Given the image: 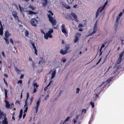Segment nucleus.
Instances as JSON below:
<instances>
[{
	"label": "nucleus",
	"mask_w": 124,
	"mask_h": 124,
	"mask_svg": "<svg viewBox=\"0 0 124 124\" xmlns=\"http://www.w3.org/2000/svg\"><path fill=\"white\" fill-rule=\"evenodd\" d=\"M120 17H119V16H117V17L116 19V22H117L118 21V20H119V19Z\"/></svg>",
	"instance_id": "48"
},
{
	"label": "nucleus",
	"mask_w": 124,
	"mask_h": 124,
	"mask_svg": "<svg viewBox=\"0 0 124 124\" xmlns=\"http://www.w3.org/2000/svg\"><path fill=\"white\" fill-rule=\"evenodd\" d=\"M29 97V94L28 93L27 94V99L26 100V101L25 102V105H24V107H25L27 105V99H28V98Z\"/></svg>",
	"instance_id": "26"
},
{
	"label": "nucleus",
	"mask_w": 124,
	"mask_h": 124,
	"mask_svg": "<svg viewBox=\"0 0 124 124\" xmlns=\"http://www.w3.org/2000/svg\"><path fill=\"white\" fill-rule=\"evenodd\" d=\"M5 95L6 97H7V95L8 91L7 89H5Z\"/></svg>",
	"instance_id": "37"
},
{
	"label": "nucleus",
	"mask_w": 124,
	"mask_h": 124,
	"mask_svg": "<svg viewBox=\"0 0 124 124\" xmlns=\"http://www.w3.org/2000/svg\"><path fill=\"white\" fill-rule=\"evenodd\" d=\"M45 62V61L42 57H40L39 59V61L38 63L40 66L43 65Z\"/></svg>",
	"instance_id": "7"
},
{
	"label": "nucleus",
	"mask_w": 124,
	"mask_h": 124,
	"mask_svg": "<svg viewBox=\"0 0 124 124\" xmlns=\"http://www.w3.org/2000/svg\"><path fill=\"white\" fill-rule=\"evenodd\" d=\"M17 13L16 11H13L12 12V15L15 18L17 19H18V17L17 16Z\"/></svg>",
	"instance_id": "17"
},
{
	"label": "nucleus",
	"mask_w": 124,
	"mask_h": 124,
	"mask_svg": "<svg viewBox=\"0 0 124 124\" xmlns=\"http://www.w3.org/2000/svg\"><path fill=\"white\" fill-rule=\"evenodd\" d=\"M105 47L104 45V44H102V46L101 47L102 48L103 47Z\"/></svg>",
	"instance_id": "61"
},
{
	"label": "nucleus",
	"mask_w": 124,
	"mask_h": 124,
	"mask_svg": "<svg viewBox=\"0 0 124 124\" xmlns=\"http://www.w3.org/2000/svg\"><path fill=\"white\" fill-rule=\"evenodd\" d=\"M40 99H39L36 103V105L35 107V108L36 110V113H37L38 112L39 107V105L40 103Z\"/></svg>",
	"instance_id": "8"
},
{
	"label": "nucleus",
	"mask_w": 124,
	"mask_h": 124,
	"mask_svg": "<svg viewBox=\"0 0 124 124\" xmlns=\"http://www.w3.org/2000/svg\"><path fill=\"white\" fill-rule=\"evenodd\" d=\"M4 39L5 40L6 43L7 44H9V41L8 40V39H7V38L4 37Z\"/></svg>",
	"instance_id": "27"
},
{
	"label": "nucleus",
	"mask_w": 124,
	"mask_h": 124,
	"mask_svg": "<svg viewBox=\"0 0 124 124\" xmlns=\"http://www.w3.org/2000/svg\"><path fill=\"white\" fill-rule=\"evenodd\" d=\"M52 82V81H50V82L47 85L45 88L44 89V90L45 91H46L48 88H49L51 86V84Z\"/></svg>",
	"instance_id": "16"
},
{
	"label": "nucleus",
	"mask_w": 124,
	"mask_h": 124,
	"mask_svg": "<svg viewBox=\"0 0 124 124\" xmlns=\"http://www.w3.org/2000/svg\"><path fill=\"white\" fill-rule=\"evenodd\" d=\"M67 52L63 49H62L60 51V53L62 54H64L67 53Z\"/></svg>",
	"instance_id": "22"
},
{
	"label": "nucleus",
	"mask_w": 124,
	"mask_h": 124,
	"mask_svg": "<svg viewBox=\"0 0 124 124\" xmlns=\"http://www.w3.org/2000/svg\"><path fill=\"white\" fill-rule=\"evenodd\" d=\"M33 48L34 49V50H36V49L35 46L34 47H33Z\"/></svg>",
	"instance_id": "64"
},
{
	"label": "nucleus",
	"mask_w": 124,
	"mask_h": 124,
	"mask_svg": "<svg viewBox=\"0 0 124 124\" xmlns=\"http://www.w3.org/2000/svg\"><path fill=\"white\" fill-rule=\"evenodd\" d=\"M5 102L6 104V107L8 108H9L10 107V105L9 104L8 102L6 100L5 101Z\"/></svg>",
	"instance_id": "25"
},
{
	"label": "nucleus",
	"mask_w": 124,
	"mask_h": 124,
	"mask_svg": "<svg viewBox=\"0 0 124 124\" xmlns=\"http://www.w3.org/2000/svg\"><path fill=\"white\" fill-rule=\"evenodd\" d=\"M23 110L22 109H21L20 111V113L19 115V119H20L21 117H22V114H23Z\"/></svg>",
	"instance_id": "23"
},
{
	"label": "nucleus",
	"mask_w": 124,
	"mask_h": 124,
	"mask_svg": "<svg viewBox=\"0 0 124 124\" xmlns=\"http://www.w3.org/2000/svg\"><path fill=\"white\" fill-rule=\"evenodd\" d=\"M24 75H23V74L20 77V78H21V79H23V78L24 77Z\"/></svg>",
	"instance_id": "51"
},
{
	"label": "nucleus",
	"mask_w": 124,
	"mask_h": 124,
	"mask_svg": "<svg viewBox=\"0 0 124 124\" xmlns=\"http://www.w3.org/2000/svg\"><path fill=\"white\" fill-rule=\"evenodd\" d=\"M124 51H123L119 54V56L118 58L116 63V66H114V67L115 68V66H116L117 64H119L121 62V61L122 60V58L123 56V54H124Z\"/></svg>",
	"instance_id": "4"
},
{
	"label": "nucleus",
	"mask_w": 124,
	"mask_h": 124,
	"mask_svg": "<svg viewBox=\"0 0 124 124\" xmlns=\"http://www.w3.org/2000/svg\"><path fill=\"white\" fill-rule=\"evenodd\" d=\"M27 13L31 15H32L33 14H35L37 13L34 12L32 11H27Z\"/></svg>",
	"instance_id": "21"
},
{
	"label": "nucleus",
	"mask_w": 124,
	"mask_h": 124,
	"mask_svg": "<svg viewBox=\"0 0 124 124\" xmlns=\"http://www.w3.org/2000/svg\"><path fill=\"white\" fill-rule=\"evenodd\" d=\"M65 7L67 9H70V7L68 6H65Z\"/></svg>",
	"instance_id": "50"
},
{
	"label": "nucleus",
	"mask_w": 124,
	"mask_h": 124,
	"mask_svg": "<svg viewBox=\"0 0 124 124\" xmlns=\"http://www.w3.org/2000/svg\"><path fill=\"white\" fill-rule=\"evenodd\" d=\"M112 79V78H109L105 82H103V83L100 86V87L101 86H103L105 84H106L107 83H109L111 81V80Z\"/></svg>",
	"instance_id": "13"
},
{
	"label": "nucleus",
	"mask_w": 124,
	"mask_h": 124,
	"mask_svg": "<svg viewBox=\"0 0 124 124\" xmlns=\"http://www.w3.org/2000/svg\"><path fill=\"white\" fill-rule=\"evenodd\" d=\"M120 69L118 67L117 68V69H116V71H117V70H118L119 69Z\"/></svg>",
	"instance_id": "63"
},
{
	"label": "nucleus",
	"mask_w": 124,
	"mask_h": 124,
	"mask_svg": "<svg viewBox=\"0 0 124 124\" xmlns=\"http://www.w3.org/2000/svg\"><path fill=\"white\" fill-rule=\"evenodd\" d=\"M49 95H47L45 97L44 100H46L48 97Z\"/></svg>",
	"instance_id": "43"
},
{
	"label": "nucleus",
	"mask_w": 124,
	"mask_h": 124,
	"mask_svg": "<svg viewBox=\"0 0 124 124\" xmlns=\"http://www.w3.org/2000/svg\"><path fill=\"white\" fill-rule=\"evenodd\" d=\"M78 38L77 37L75 36V38L74 39V42L76 43L78 40Z\"/></svg>",
	"instance_id": "31"
},
{
	"label": "nucleus",
	"mask_w": 124,
	"mask_h": 124,
	"mask_svg": "<svg viewBox=\"0 0 124 124\" xmlns=\"http://www.w3.org/2000/svg\"><path fill=\"white\" fill-rule=\"evenodd\" d=\"M97 29L96 22L94 27L93 31L89 35L91 36L94 34L96 32Z\"/></svg>",
	"instance_id": "12"
},
{
	"label": "nucleus",
	"mask_w": 124,
	"mask_h": 124,
	"mask_svg": "<svg viewBox=\"0 0 124 124\" xmlns=\"http://www.w3.org/2000/svg\"><path fill=\"white\" fill-rule=\"evenodd\" d=\"M47 3V0H42V4L44 7H45L46 6Z\"/></svg>",
	"instance_id": "20"
},
{
	"label": "nucleus",
	"mask_w": 124,
	"mask_h": 124,
	"mask_svg": "<svg viewBox=\"0 0 124 124\" xmlns=\"http://www.w3.org/2000/svg\"><path fill=\"white\" fill-rule=\"evenodd\" d=\"M79 117V116L77 115L75 118H74L73 120V122L74 123L73 124H80V123H78H78H77V118H78Z\"/></svg>",
	"instance_id": "14"
},
{
	"label": "nucleus",
	"mask_w": 124,
	"mask_h": 124,
	"mask_svg": "<svg viewBox=\"0 0 124 124\" xmlns=\"http://www.w3.org/2000/svg\"><path fill=\"white\" fill-rule=\"evenodd\" d=\"M80 89L79 88H77L76 90V93H79Z\"/></svg>",
	"instance_id": "38"
},
{
	"label": "nucleus",
	"mask_w": 124,
	"mask_h": 124,
	"mask_svg": "<svg viewBox=\"0 0 124 124\" xmlns=\"http://www.w3.org/2000/svg\"><path fill=\"white\" fill-rule=\"evenodd\" d=\"M122 15V12H121L119 15L118 16L119 17H120Z\"/></svg>",
	"instance_id": "56"
},
{
	"label": "nucleus",
	"mask_w": 124,
	"mask_h": 124,
	"mask_svg": "<svg viewBox=\"0 0 124 124\" xmlns=\"http://www.w3.org/2000/svg\"><path fill=\"white\" fill-rule=\"evenodd\" d=\"M17 83L18 84H20L19 85L22 86V81L19 80L18 81Z\"/></svg>",
	"instance_id": "30"
},
{
	"label": "nucleus",
	"mask_w": 124,
	"mask_h": 124,
	"mask_svg": "<svg viewBox=\"0 0 124 124\" xmlns=\"http://www.w3.org/2000/svg\"><path fill=\"white\" fill-rule=\"evenodd\" d=\"M90 105L92 106V107L93 108L94 107V103L92 102H91L90 103Z\"/></svg>",
	"instance_id": "35"
},
{
	"label": "nucleus",
	"mask_w": 124,
	"mask_h": 124,
	"mask_svg": "<svg viewBox=\"0 0 124 124\" xmlns=\"http://www.w3.org/2000/svg\"><path fill=\"white\" fill-rule=\"evenodd\" d=\"M23 91H22V92H23ZM22 92L21 94L20 99H21L22 97Z\"/></svg>",
	"instance_id": "60"
},
{
	"label": "nucleus",
	"mask_w": 124,
	"mask_h": 124,
	"mask_svg": "<svg viewBox=\"0 0 124 124\" xmlns=\"http://www.w3.org/2000/svg\"><path fill=\"white\" fill-rule=\"evenodd\" d=\"M34 89L33 93H35L38 90V87L39 86V85H37V83H36L33 84Z\"/></svg>",
	"instance_id": "10"
},
{
	"label": "nucleus",
	"mask_w": 124,
	"mask_h": 124,
	"mask_svg": "<svg viewBox=\"0 0 124 124\" xmlns=\"http://www.w3.org/2000/svg\"><path fill=\"white\" fill-rule=\"evenodd\" d=\"M33 96H32L31 98V99L33 100Z\"/></svg>",
	"instance_id": "62"
},
{
	"label": "nucleus",
	"mask_w": 124,
	"mask_h": 124,
	"mask_svg": "<svg viewBox=\"0 0 124 124\" xmlns=\"http://www.w3.org/2000/svg\"><path fill=\"white\" fill-rule=\"evenodd\" d=\"M0 24L1 26V27L0 28V35H2L3 34V27L2 26L1 23V22L0 21Z\"/></svg>",
	"instance_id": "18"
},
{
	"label": "nucleus",
	"mask_w": 124,
	"mask_h": 124,
	"mask_svg": "<svg viewBox=\"0 0 124 124\" xmlns=\"http://www.w3.org/2000/svg\"><path fill=\"white\" fill-rule=\"evenodd\" d=\"M31 44V45L33 47V48L35 46V44H34V43H32Z\"/></svg>",
	"instance_id": "54"
},
{
	"label": "nucleus",
	"mask_w": 124,
	"mask_h": 124,
	"mask_svg": "<svg viewBox=\"0 0 124 124\" xmlns=\"http://www.w3.org/2000/svg\"><path fill=\"white\" fill-rule=\"evenodd\" d=\"M16 103L20 104V102L19 101H17L16 102Z\"/></svg>",
	"instance_id": "57"
},
{
	"label": "nucleus",
	"mask_w": 124,
	"mask_h": 124,
	"mask_svg": "<svg viewBox=\"0 0 124 124\" xmlns=\"http://www.w3.org/2000/svg\"><path fill=\"white\" fill-rule=\"evenodd\" d=\"M53 15V14L52 12L51 11H48V13L47 14V16L49 18V21L52 25L53 26H54L56 24V22L55 18L51 16Z\"/></svg>",
	"instance_id": "1"
},
{
	"label": "nucleus",
	"mask_w": 124,
	"mask_h": 124,
	"mask_svg": "<svg viewBox=\"0 0 124 124\" xmlns=\"http://www.w3.org/2000/svg\"><path fill=\"white\" fill-rule=\"evenodd\" d=\"M2 62L1 61H0V69H1V67L2 66Z\"/></svg>",
	"instance_id": "59"
},
{
	"label": "nucleus",
	"mask_w": 124,
	"mask_h": 124,
	"mask_svg": "<svg viewBox=\"0 0 124 124\" xmlns=\"http://www.w3.org/2000/svg\"><path fill=\"white\" fill-rule=\"evenodd\" d=\"M66 61V59H63L62 60V61L63 62H65Z\"/></svg>",
	"instance_id": "58"
},
{
	"label": "nucleus",
	"mask_w": 124,
	"mask_h": 124,
	"mask_svg": "<svg viewBox=\"0 0 124 124\" xmlns=\"http://www.w3.org/2000/svg\"><path fill=\"white\" fill-rule=\"evenodd\" d=\"M102 90L100 89V87H98L94 91L95 93L94 95H95V97H96V98L98 97L100 93L101 92Z\"/></svg>",
	"instance_id": "5"
},
{
	"label": "nucleus",
	"mask_w": 124,
	"mask_h": 124,
	"mask_svg": "<svg viewBox=\"0 0 124 124\" xmlns=\"http://www.w3.org/2000/svg\"><path fill=\"white\" fill-rule=\"evenodd\" d=\"M28 109V107L27 106L25 108V110L24 112L26 113L27 111V110Z\"/></svg>",
	"instance_id": "41"
},
{
	"label": "nucleus",
	"mask_w": 124,
	"mask_h": 124,
	"mask_svg": "<svg viewBox=\"0 0 124 124\" xmlns=\"http://www.w3.org/2000/svg\"><path fill=\"white\" fill-rule=\"evenodd\" d=\"M24 32L25 36H28L29 34L28 31L27 30H26Z\"/></svg>",
	"instance_id": "32"
},
{
	"label": "nucleus",
	"mask_w": 124,
	"mask_h": 124,
	"mask_svg": "<svg viewBox=\"0 0 124 124\" xmlns=\"http://www.w3.org/2000/svg\"><path fill=\"white\" fill-rule=\"evenodd\" d=\"M69 46H66L64 48V50L67 52L68 50L69 49Z\"/></svg>",
	"instance_id": "33"
},
{
	"label": "nucleus",
	"mask_w": 124,
	"mask_h": 124,
	"mask_svg": "<svg viewBox=\"0 0 124 124\" xmlns=\"http://www.w3.org/2000/svg\"><path fill=\"white\" fill-rule=\"evenodd\" d=\"M71 16H72L74 18L76 22H78V21L77 19V17L76 15V14L74 13L71 12Z\"/></svg>",
	"instance_id": "15"
},
{
	"label": "nucleus",
	"mask_w": 124,
	"mask_h": 124,
	"mask_svg": "<svg viewBox=\"0 0 124 124\" xmlns=\"http://www.w3.org/2000/svg\"><path fill=\"white\" fill-rule=\"evenodd\" d=\"M86 111V110L85 109H83L82 110V113H85Z\"/></svg>",
	"instance_id": "40"
},
{
	"label": "nucleus",
	"mask_w": 124,
	"mask_h": 124,
	"mask_svg": "<svg viewBox=\"0 0 124 124\" xmlns=\"http://www.w3.org/2000/svg\"><path fill=\"white\" fill-rule=\"evenodd\" d=\"M32 67L33 68H35L36 66L34 62L33 61L32 62Z\"/></svg>",
	"instance_id": "28"
},
{
	"label": "nucleus",
	"mask_w": 124,
	"mask_h": 124,
	"mask_svg": "<svg viewBox=\"0 0 124 124\" xmlns=\"http://www.w3.org/2000/svg\"><path fill=\"white\" fill-rule=\"evenodd\" d=\"M2 124H8L7 122V118H5L3 120Z\"/></svg>",
	"instance_id": "24"
},
{
	"label": "nucleus",
	"mask_w": 124,
	"mask_h": 124,
	"mask_svg": "<svg viewBox=\"0 0 124 124\" xmlns=\"http://www.w3.org/2000/svg\"><path fill=\"white\" fill-rule=\"evenodd\" d=\"M53 29H50L48 32L45 34V32L42 30H41V32L44 34V38L46 39H48V37L52 38V37L51 34L53 32Z\"/></svg>",
	"instance_id": "2"
},
{
	"label": "nucleus",
	"mask_w": 124,
	"mask_h": 124,
	"mask_svg": "<svg viewBox=\"0 0 124 124\" xmlns=\"http://www.w3.org/2000/svg\"><path fill=\"white\" fill-rule=\"evenodd\" d=\"M62 31L64 35L66 36L68 33L66 30L65 26L64 24H62Z\"/></svg>",
	"instance_id": "9"
},
{
	"label": "nucleus",
	"mask_w": 124,
	"mask_h": 124,
	"mask_svg": "<svg viewBox=\"0 0 124 124\" xmlns=\"http://www.w3.org/2000/svg\"><path fill=\"white\" fill-rule=\"evenodd\" d=\"M102 48L101 47L100 49V55H101V54L102 53V51H101V50Z\"/></svg>",
	"instance_id": "44"
},
{
	"label": "nucleus",
	"mask_w": 124,
	"mask_h": 124,
	"mask_svg": "<svg viewBox=\"0 0 124 124\" xmlns=\"http://www.w3.org/2000/svg\"><path fill=\"white\" fill-rule=\"evenodd\" d=\"M10 42L12 44H13L14 42L13 40L11 39H10Z\"/></svg>",
	"instance_id": "47"
},
{
	"label": "nucleus",
	"mask_w": 124,
	"mask_h": 124,
	"mask_svg": "<svg viewBox=\"0 0 124 124\" xmlns=\"http://www.w3.org/2000/svg\"><path fill=\"white\" fill-rule=\"evenodd\" d=\"M19 7L20 9V10L21 12H22V8L21 7L20 4H19Z\"/></svg>",
	"instance_id": "53"
},
{
	"label": "nucleus",
	"mask_w": 124,
	"mask_h": 124,
	"mask_svg": "<svg viewBox=\"0 0 124 124\" xmlns=\"http://www.w3.org/2000/svg\"><path fill=\"white\" fill-rule=\"evenodd\" d=\"M2 54L3 56L5 58H6V55L4 53V52H2Z\"/></svg>",
	"instance_id": "46"
},
{
	"label": "nucleus",
	"mask_w": 124,
	"mask_h": 124,
	"mask_svg": "<svg viewBox=\"0 0 124 124\" xmlns=\"http://www.w3.org/2000/svg\"><path fill=\"white\" fill-rule=\"evenodd\" d=\"M37 49H36V50H34V53L35 54H36V55H37Z\"/></svg>",
	"instance_id": "52"
},
{
	"label": "nucleus",
	"mask_w": 124,
	"mask_h": 124,
	"mask_svg": "<svg viewBox=\"0 0 124 124\" xmlns=\"http://www.w3.org/2000/svg\"><path fill=\"white\" fill-rule=\"evenodd\" d=\"M29 60L30 61H32V59L30 57H29Z\"/></svg>",
	"instance_id": "55"
},
{
	"label": "nucleus",
	"mask_w": 124,
	"mask_h": 124,
	"mask_svg": "<svg viewBox=\"0 0 124 124\" xmlns=\"http://www.w3.org/2000/svg\"><path fill=\"white\" fill-rule=\"evenodd\" d=\"M83 25L81 24H79L78 27H81Z\"/></svg>",
	"instance_id": "49"
},
{
	"label": "nucleus",
	"mask_w": 124,
	"mask_h": 124,
	"mask_svg": "<svg viewBox=\"0 0 124 124\" xmlns=\"http://www.w3.org/2000/svg\"><path fill=\"white\" fill-rule=\"evenodd\" d=\"M29 7L30 8L32 9V10H34L35 9V7H33L31 5H30Z\"/></svg>",
	"instance_id": "34"
},
{
	"label": "nucleus",
	"mask_w": 124,
	"mask_h": 124,
	"mask_svg": "<svg viewBox=\"0 0 124 124\" xmlns=\"http://www.w3.org/2000/svg\"><path fill=\"white\" fill-rule=\"evenodd\" d=\"M11 34L9 33L8 31H6L5 33V38H8L9 37L11 36Z\"/></svg>",
	"instance_id": "19"
},
{
	"label": "nucleus",
	"mask_w": 124,
	"mask_h": 124,
	"mask_svg": "<svg viewBox=\"0 0 124 124\" xmlns=\"http://www.w3.org/2000/svg\"><path fill=\"white\" fill-rule=\"evenodd\" d=\"M31 23L33 26H36L38 23V21L35 18H33L31 19Z\"/></svg>",
	"instance_id": "6"
},
{
	"label": "nucleus",
	"mask_w": 124,
	"mask_h": 124,
	"mask_svg": "<svg viewBox=\"0 0 124 124\" xmlns=\"http://www.w3.org/2000/svg\"><path fill=\"white\" fill-rule=\"evenodd\" d=\"M81 34L80 33H77L75 35V36L77 37L78 38L80 36Z\"/></svg>",
	"instance_id": "36"
},
{
	"label": "nucleus",
	"mask_w": 124,
	"mask_h": 124,
	"mask_svg": "<svg viewBox=\"0 0 124 124\" xmlns=\"http://www.w3.org/2000/svg\"><path fill=\"white\" fill-rule=\"evenodd\" d=\"M51 71H52V72L51 73L52 76L51 77V79H52L53 78H54L55 76L56 73V70H51L50 71L49 73V74H50Z\"/></svg>",
	"instance_id": "11"
},
{
	"label": "nucleus",
	"mask_w": 124,
	"mask_h": 124,
	"mask_svg": "<svg viewBox=\"0 0 124 124\" xmlns=\"http://www.w3.org/2000/svg\"><path fill=\"white\" fill-rule=\"evenodd\" d=\"M68 2L70 4L74 0H67Z\"/></svg>",
	"instance_id": "39"
},
{
	"label": "nucleus",
	"mask_w": 124,
	"mask_h": 124,
	"mask_svg": "<svg viewBox=\"0 0 124 124\" xmlns=\"http://www.w3.org/2000/svg\"><path fill=\"white\" fill-rule=\"evenodd\" d=\"M26 113H25V112H23V118L24 119L25 116L26 115Z\"/></svg>",
	"instance_id": "45"
},
{
	"label": "nucleus",
	"mask_w": 124,
	"mask_h": 124,
	"mask_svg": "<svg viewBox=\"0 0 124 124\" xmlns=\"http://www.w3.org/2000/svg\"><path fill=\"white\" fill-rule=\"evenodd\" d=\"M107 3L108 1H107L105 3L104 5L103 6V7H102V8L100 10V8H99L98 9L96 14V18H97L98 16L99 15V13L101 12L103 10V9H104L106 5L107 4Z\"/></svg>",
	"instance_id": "3"
},
{
	"label": "nucleus",
	"mask_w": 124,
	"mask_h": 124,
	"mask_svg": "<svg viewBox=\"0 0 124 124\" xmlns=\"http://www.w3.org/2000/svg\"><path fill=\"white\" fill-rule=\"evenodd\" d=\"M69 116L67 117L65 119L64 122L63 123H64L65 122L67 121H68L69 119Z\"/></svg>",
	"instance_id": "42"
},
{
	"label": "nucleus",
	"mask_w": 124,
	"mask_h": 124,
	"mask_svg": "<svg viewBox=\"0 0 124 124\" xmlns=\"http://www.w3.org/2000/svg\"><path fill=\"white\" fill-rule=\"evenodd\" d=\"M70 17V20H71L72 18L70 17V15L69 14H67L65 16V18L66 19H67Z\"/></svg>",
	"instance_id": "29"
}]
</instances>
